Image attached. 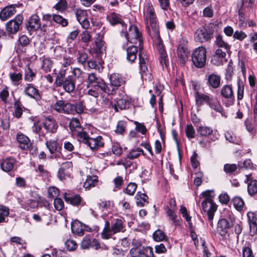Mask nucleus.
<instances>
[{
  "instance_id": "e2e57ef3",
  "label": "nucleus",
  "mask_w": 257,
  "mask_h": 257,
  "mask_svg": "<svg viewBox=\"0 0 257 257\" xmlns=\"http://www.w3.org/2000/svg\"><path fill=\"white\" fill-rule=\"evenodd\" d=\"M65 245L67 249L70 251L74 250L77 248L76 242L72 239L67 240L65 242Z\"/></svg>"
},
{
  "instance_id": "5fc2aeb1",
  "label": "nucleus",
  "mask_w": 257,
  "mask_h": 257,
  "mask_svg": "<svg viewBox=\"0 0 257 257\" xmlns=\"http://www.w3.org/2000/svg\"><path fill=\"white\" fill-rule=\"evenodd\" d=\"M78 138V139L80 141L82 142L84 144H86L88 139L90 138L88 137V136L86 132L82 131H78V133L75 134Z\"/></svg>"
},
{
  "instance_id": "c03bdc74",
  "label": "nucleus",
  "mask_w": 257,
  "mask_h": 257,
  "mask_svg": "<svg viewBox=\"0 0 257 257\" xmlns=\"http://www.w3.org/2000/svg\"><path fill=\"white\" fill-rule=\"evenodd\" d=\"M10 78L13 84L18 85L19 81L22 79V74L20 72H14L10 74Z\"/></svg>"
},
{
  "instance_id": "b1692460",
  "label": "nucleus",
  "mask_w": 257,
  "mask_h": 257,
  "mask_svg": "<svg viewBox=\"0 0 257 257\" xmlns=\"http://www.w3.org/2000/svg\"><path fill=\"white\" fill-rule=\"evenodd\" d=\"M85 227V225L77 220L73 221L71 224V230L72 232L79 236H82L84 234Z\"/></svg>"
},
{
  "instance_id": "338daca9",
  "label": "nucleus",
  "mask_w": 257,
  "mask_h": 257,
  "mask_svg": "<svg viewBox=\"0 0 257 257\" xmlns=\"http://www.w3.org/2000/svg\"><path fill=\"white\" fill-rule=\"evenodd\" d=\"M54 205L55 209L58 211H60L64 208V204L62 199L56 198L54 201Z\"/></svg>"
},
{
  "instance_id": "473e14b6",
  "label": "nucleus",
  "mask_w": 257,
  "mask_h": 257,
  "mask_svg": "<svg viewBox=\"0 0 257 257\" xmlns=\"http://www.w3.org/2000/svg\"><path fill=\"white\" fill-rule=\"evenodd\" d=\"M98 181V177L97 176H88L85 182L84 183L83 186L86 189H89L91 187H93L96 185Z\"/></svg>"
},
{
  "instance_id": "f257e3e1",
  "label": "nucleus",
  "mask_w": 257,
  "mask_h": 257,
  "mask_svg": "<svg viewBox=\"0 0 257 257\" xmlns=\"http://www.w3.org/2000/svg\"><path fill=\"white\" fill-rule=\"evenodd\" d=\"M144 21L147 31L152 39H160L159 24L153 5L147 3L144 11Z\"/></svg>"
},
{
  "instance_id": "7c9ffc66",
  "label": "nucleus",
  "mask_w": 257,
  "mask_h": 257,
  "mask_svg": "<svg viewBox=\"0 0 257 257\" xmlns=\"http://www.w3.org/2000/svg\"><path fill=\"white\" fill-rule=\"evenodd\" d=\"M215 44L219 49L222 48L226 52L230 51V46L223 40L221 35H219L216 37Z\"/></svg>"
},
{
  "instance_id": "39448f33",
  "label": "nucleus",
  "mask_w": 257,
  "mask_h": 257,
  "mask_svg": "<svg viewBox=\"0 0 257 257\" xmlns=\"http://www.w3.org/2000/svg\"><path fill=\"white\" fill-rule=\"evenodd\" d=\"M121 33V35H123L126 40L131 43L138 44L140 50L143 49L142 35L139 32L137 26L133 25H130L128 31L126 27V30H125V28H122Z\"/></svg>"
},
{
  "instance_id": "ea45409f",
  "label": "nucleus",
  "mask_w": 257,
  "mask_h": 257,
  "mask_svg": "<svg viewBox=\"0 0 257 257\" xmlns=\"http://www.w3.org/2000/svg\"><path fill=\"white\" fill-rule=\"evenodd\" d=\"M66 74V71L65 70H60L58 73L57 74L55 84L57 87H60L62 85L64 80Z\"/></svg>"
},
{
  "instance_id": "6e6d98bb",
  "label": "nucleus",
  "mask_w": 257,
  "mask_h": 257,
  "mask_svg": "<svg viewBox=\"0 0 257 257\" xmlns=\"http://www.w3.org/2000/svg\"><path fill=\"white\" fill-rule=\"evenodd\" d=\"M9 97V88L5 86L2 90L0 91V99L2 101L7 103Z\"/></svg>"
},
{
  "instance_id": "0eeeda50",
  "label": "nucleus",
  "mask_w": 257,
  "mask_h": 257,
  "mask_svg": "<svg viewBox=\"0 0 257 257\" xmlns=\"http://www.w3.org/2000/svg\"><path fill=\"white\" fill-rule=\"evenodd\" d=\"M206 50L203 47H199L193 52L192 60L194 65L197 68L203 67L206 61Z\"/></svg>"
},
{
  "instance_id": "72a5a7b5",
  "label": "nucleus",
  "mask_w": 257,
  "mask_h": 257,
  "mask_svg": "<svg viewBox=\"0 0 257 257\" xmlns=\"http://www.w3.org/2000/svg\"><path fill=\"white\" fill-rule=\"evenodd\" d=\"M136 198L137 199V204L139 207H143L146 204L148 203L147 200L148 197L147 195L143 193H141V192H138L136 196Z\"/></svg>"
},
{
  "instance_id": "9d476101",
  "label": "nucleus",
  "mask_w": 257,
  "mask_h": 257,
  "mask_svg": "<svg viewBox=\"0 0 257 257\" xmlns=\"http://www.w3.org/2000/svg\"><path fill=\"white\" fill-rule=\"evenodd\" d=\"M23 19L22 15H18L14 19L9 21L6 24L7 31L11 34H16L20 30Z\"/></svg>"
},
{
  "instance_id": "69168bd1",
  "label": "nucleus",
  "mask_w": 257,
  "mask_h": 257,
  "mask_svg": "<svg viewBox=\"0 0 257 257\" xmlns=\"http://www.w3.org/2000/svg\"><path fill=\"white\" fill-rule=\"evenodd\" d=\"M213 200L208 197L202 202V207L203 211H209L208 207H212Z\"/></svg>"
},
{
  "instance_id": "4c0bfd02",
  "label": "nucleus",
  "mask_w": 257,
  "mask_h": 257,
  "mask_svg": "<svg viewBox=\"0 0 257 257\" xmlns=\"http://www.w3.org/2000/svg\"><path fill=\"white\" fill-rule=\"evenodd\" d=\"M69 127L74 134L78 133V131H82L80 122L77 118H72L71 119L69 123Z\"/></svg>"
},
{
  "instance_id": "a878e982",
  "label": "nucleus",
  "mask_w": 257,
  "mask_h": 257,
  "mask_svg": "<svg viewBox=\"0 0 257 257\" xmlns=\"http://www.w3.org/2000/svg\"><path fill=\"white\" fill-rule=\"evenodd\" d=\"M16 163V160L12 158H7L4 160L1 164L2 169L6 172L12 171Z\"/></svg>"
},
{
  "instance_id": "aec40b11",
  "label": "nucleus",
  "mask_w": 257,
  "mask_h": 257,
  "mask_svg": "<svg viewBox=\"0 0 257 257\" xmlns=\"http://www.w3.org/2000/svg\"><path fill=\"white\" fill-rule=\"evenodd\" d=\"M24 92L26 95L36 100H39L41 98L39 90L32 84H27L24 89Z\"/></svg>"
},
{
  "instance_id": "2eb2a0df",
  "label": "nucleus",
  "mask_w": 257,
  "mask_h": 257,
  "mask_svg": "<svg viewBox=\"0 0 257 257\" xmlns=\"http://www.w3.org/2000/svg\"><path fill=\"white\" fill-rule=\"evenodd\" d=\"M247 222L249 226V234L253 236L257 232V218L255 213L252 212H248L247 213Z\"/></svg>"
},
{
  "instance_id": "f8f14e48",
  "label": "nucleus",
  "mask_w": 257,
  "mask_h": 257,
  "mask_svg": "<svg viewBox=\"0 0 257 257\" xmlns=\"http://www.w3.org/2000/svg\"><path fill=\"white\" fill-rule=\"evenodd\" d=\"M97 37L95 40V44L92 48V51L97 55L103 54L106 49L105 42L103 40V34L99 33L97 34Z\"/></svg>"
},
{
  "instance_id": "c85d7f7f",
  "label": "nucleus",
  "mask_w": 257,
  "mask_h": 257,
  "mask_svg": "<svg viewBox=\"0 0 257 257\" xmlns=\"http://www.w3.org/2000/svg\"><path fill=\"white\" fill-rule=\"evenodd\" d=\"M158 50L160 56V62L162 66L165 65L166 67H167L169 64V61L167 53L163 46L161 44H159Z\"/></svg>"
},
{
  "instance_id": "412c9836",
  "label": "nucleus",
  "mask_w": 257,
  "mask_h": 257,
  "mask_svg": "<svg viewBox=\"0 0 257 257\" xmlns=\"http://www.w3.org/2000/svg\"><path fill=\"white\" fill-rule=\"evenodd\" d=\"M138 46H131L126 49V59L131 62H134L137 59V53L138 52Z\"/></svg>"
},
{
  "instance_id": "ddd939ff",
  "label": "nucleus",
  "mask_w": 257,
  "mask_h": 257,
  "mask_svg": "<svg viewBox=\"0 0 257 257\" xmlns=\"http://www.w3.org/2000/svg\"><path fill=\"white\" fill-rule=\"evenodd\" d=\"M233 224L229 223L226 218H221L219 220L217 224V232L223 238L225 237L228 233V229L232 226Z\"/></svg>"
},
{
  "instance_id": "37998d69",
  "label": "nucleus",
  "mask_w": 257,
  "mask_h": 257,
  "mask_svg": "<svg viewBox=\"0 0 257 257\" xmlns=\"http://www.w3.org/2000/svg\"><path fill=\"white\" fill-rule=\"evenodd\" d=\"M198 134L201 136H207L210 135L213 130L211 127L208 126H200L197 128Z\"/></svg>"
},
{
  "instance_id": "423d86ee",
  "label": "nucleus",
  "mask_w": 257,
  "mask_h": 257,
  "mask_svg": "<svg viewBox=\"0 0 257 257\" xmlns=\"http://www.w3.org/2000/svg\"><path fill=\"white\" fill-rule=\"evenodd\" d=\"M215 26L213 24L198 29L195 33L194 39L197 42L204 43L210 41L213 36Z\"/></svg>"
},
{
  "instance_id": "58836bf2",
  "label": "nucleus",
  "mask_w": 257,
  "mask_h": 257,
  "mask_svg": "<svg viewBox=\"0 0 257 257\" xmlns=\"http://www.w3.org/2000/svg\"><path fill=\"white\" fill-rule=\"evenodd\" d=\"M9 214V208L3 205H0V223L7 221L6 218Z\"/></svg>"
},
{
  "instance_id": "a211bd4d",
  "label": "nucleus",
  "mask_w": 257,
  "mask_h": 257,
  "mask_svg": "<svg viewBox=\"0 0 257 257\" xmlns=\"http://www.w3.org/2000/svg\"><path fill=\"white\" fill-rule=\"evenodd\" d=\"M107 19L111 25H115L119 24L121 25L122 28H125V30H126V25L122 20L121 16L119 14L116 13H112L108 16Z\"/></svg>"
},
{
  "instance_id": "20e7f679",
  "label": "nucleus",
  "mask_w": 257,
  "mask_h": 257,
  "mask_svg": "<svg viewBox=\"0 0 257 257\" xmlns=\"http://www.w3.org/2000/svg\"><path fill=\"white\" fill-rule=\"evenodd\" d=\"M196 103L199 107L205 103L209 104L210 107L217 112H221L222 108L220 103L212 97L197 91L195 94Z\"/></svg>"
},
{
  "instance_id": "c9c22d12",
  "label": "nucleus",
  "mask_w": 257,
  "mask_h": 257,
  "mask_svg": "<svg viewBox=\"0 0 257 257\" xmlns=\"http://www.w3.org/2000/svg\"><path fill=\"white\" fill-rule=\"evenodd\" d=\"M233 205L235 208L238 211H241L243 210L244 206V202L243 199L239 196H235L232 199Z\"/></svg>"
},
{
  "instance_id": "de8ad7c7",
  "label": "nucleus",
  "mask_w": 257,
  "mask_h": 257,
  "mask_svg": "<svg viewBox=\"0 0 257 257\" xmlns=\"http://www.w3.org/2000/svg\"><path fill=\"white\" fill-rule=\"evenodd\" d=\"M216 209H217V206L213 202L212 207H208L209 211H204V212H206L207 213V215L208 216V219L209 220L211 225H212V224H213L212 220L214 217V213L216 211Z\"/></svg>"
},
{
  "instance_id": "f3484780",
  "label": "nucleus",
  "mask_w": 257,
  "mask_h": 257,
  "mask_svg": "<svg viewBox=\"0 0 257 257\" xmlns=\"http://www.w3.org/2000/svg\"><path fill=\"white\" fill-rule=\"evenodd\" d=\"M41 25L40 20L38 16L33 15L29 20L27 28L29 31H35L40 28Z\"/></svg>"
},
{
  "instance_id": "4d7b16f0",
  "label": "nucleus",
  "mask_w": 257,
  "mask_h": 257,
  "mask_svg": "<svg viewBox=\"0 0 257 257\" xmlns=\"http://www.w3.org/2000/svg\"><path fill=\"white\" fill-rule=\"evenodd\" d=\"M143 151L140 148H137L136 150H132L127 155V158L130 159H134L140 156Z\"/></svg>"
},
{
  "instance_id": "393cba45",
  "label": "nucleus",
  "mask_w": 257,
  "mask_h": 257,
  "mask_svg": "<svg viewBox=\"0 0 257 257\" xmlns=\"http://www.w3.org/2000/svg\"><path fill=\"white\" fill-rule=\"evenodd\" d=\"M188 54L187 48L180 44L177 49V56L181 64H184L187 61Z\"/></svg>"
},
{
  "instance_id": "7ed1b4c3",
  "label": "nucleus",
  "mask_w": 257,
  "mask_h": 257,
  "mask_svg": "<svg viewBox=\"0 0 257 257\" xmlns=\"http://www.w3.org/2000/svg\"><path fill=\"white\" fill-rule=\"evenodd\" d=\"M53 109L58 112H70L75 111V112H84L85 106L81 101L71 104L63 100L57 101L53 106Z\"/></svg>"
},
{
  "instance_id": "603ef678",
  "label": "nucleus",
  "mask_w": 257,
  "mask_h": 257,
  "mask_svg": "<svg viewBox=\"0 0 257 257\" xmlns=\"http://www.w3.org/2000/svg\"><path fill=\"white\" fill-rule=\"evenodd\" d=\"M131 257H143V249L141 247H134L130 251Z\"/></svg>"
},
{
  "instance_id": "bb28decb",
  "label": "nucleus",
  "mask_w": 257,
  "mask_h": 257,
  "mask_svg": "<svg viewBox=\"0 0 257 257\" xmlns=\"http://www.w3.org/2000/svg\"><path fill=\"white\" fill-rule=\"evenodd\" d=\"M220 76L213 73L211 74L208 76L207 83L212 88H217L220 85Z\"/></svg>"
},
{
  "instance_id": "49530a36",
  "label": "nucleus",
  "mask_w": 257,
  "mask_h": 257,
  "mask_svg": "<svg viewBox=\"0 0 257 257\" xmlns=\"http://www.w3.org/2000/svg\"><path fill=\"white\" fill-rule=\"evenodd\" d=\"M216 209H217V206L213 202L212 207H208L209 211H204V212H206L207 213V215L208 216V219L209 220L211 225H212V224H213L212 220L214 217V213L216 211Z\"/></svg>"
},
{
  "instance_id": "13d9d810",
  "label": "nucleus",
  "mask_w": 257,
  "mask_h": 257,
  "mask_svg": "<svg viewBox=\"0 0 257 257\" xmlns=\"http://www.w3.org/2000/svg\"><path fill=\"white\" fill-rule=\"evenodd\" d=\"M137 185L135 183H130L125 189L124 192L129 195H133L135 193Z\"/></svg>"
},
{
  "instance_id": "864d4df0",
  "label": "nucleus",
  "mask_w": 257,
  "mask_h": 257,
  "mask_svg": "<svg viewBox=\"0 0 257 257\" xmlns=\"http://www.w3.org/2000/svg\"><path fill=\"white\" fill-rule=\"evenodd\" d=\"M54 22L61 25L62 27H66L68 25V22L67 19L63 18L59 15H54Z\"/></svg>"
},
{
  "instance_id": "a19ab883",
  "label": "nucleus",
  "mask_w": 257,
  "mask_h": 257,
  "mask_svg": "<svg viewBox=\"0 0 257 257\" xmlns=\"http://www.w3.org/2000/svg\"><path fill=\"white\" fill-rule=\"evenodd\" d=\"M56 10L60 12H64L68 8V3L66 0H59L53 7Z\"/></svg>"
},
{
  "instance_id": "3c124183",
  "label": "nucleus",
  "mask_w": 257,
  "mask_h": 257,
  "mask_svg": "<svg viewBox=\"0 0 257 257\" xmlns=\"http://www.w3.org/2000/svg\"><path fill=\"white\" fill-rule=\"evenodd\" d=\"M74 11L76 17L78 22L85 20V18L87 17V12L85 10L80 9H76Z\"/></svg>"
},
{
  "instance_id": "bf43d9fd",
  "label": "nucleus",
  "mask_w": 257,
  "mask_h": 257,
  "mask_svg": "<svg viewBox=\"0 0 257 257\" xmlns=\"http://www.w3.org/2000/svg\"><path fill=\"white\" fill-rule=\"evenodd\" d=\"M180 213L182 214V216L185 218L186 221L188 222L190 226H191L192 223L191 222V217L188 214L186 208L185 206H181L180 210Z\"/></svg>"
},
{
  "instance_id": "4be33fe9",
  "label": "nucleus",
  "mask_w": 257,
  "mask_h": 257,
  "mask_svg": "<svg viewBox=\"0 0 257 257\" xmlns=\"http://www.w3.org/2000/svg\"><path fill=\"white\" fill-rule=\"evenodd\" d=\"M102 140V138L101 136H98L96 138H90L86 144L91 150H97L103 146Z\"/></svg>"
},
{
  "instance_id": "680f3d73",
  "label": "nucleus",
  "mask_w": 257,
  "mask_h": 257,
  "mask_svg": "<svg viewBox=\"0 0 257 257\" xmlns=\"http://www.w3.org/2000/svg\"><path fill=\"white\" fill-rule=\"evenodd\" d=\"M237 99L238 100H241L243 97L244 85L240 80H238L237 81Z\"/></svg>"
},
{
  "instance_id": "5701e85b",
  "label": "nucleus",
  "mask_w": 257,
  "mask_h": 257,
  "mask_svg": "<svg viewBox=\"0 0 257 257\" xmlns=\"http://www.w3.org/2000/svg\"><path fill=\"white\" fill-rule=\"evenodd\" d=\"M165 210L171 223L175 226L179 225L180 224V220L175 213V210L170 209L168 206L165 207Z\"/></svg>"
},
{
  "instance_id": "052dcab7",
  "label": "nucleus",
  "mask_w": 257,
  "mask_h": 257,
  "mask_svg": "<svg viewBox=\"0 0 257 257\" xmlns=\"http://www.w3.org/2000/svg\"><path fill=\"white\" fill-rule=\"evenodd\" d=\"M126 124L125 122L123 121H119L117 122L115 133L118 134H123L125 130Z\"/></svg>"
},
{
  "instance_id": "1a4fd4ad",
  "label": "nucleus",
  "mask_w": 257,
  "mask_h": 257,
  "mask_svg": "<svg viewBox=\"0 0 257 257\" xmlns=\"http://www.w3.org/2000/svg\"><path fill=\"white\" fill-rule=\"evenodd\" d=\"M109 80L111 88L108 87L107 85L106 88V90H109L111 92V93H107L108 94H113L119 87L122 86L125 83L124 78L118 73H113L110 75Z\"/></svg>"
},
{
  "instance_id": "e433bc0d",
  "label": "nucleus",
  "mask_w": 257,
  "mask_h": 257,
  "mask_svg": "<svg viewBox=\"0 0 257 257\" xmlns=\"http://www.w3.org/2000/svg\"><path fill=\"white\" fill-rule=\"evenodd\" d=\"M128 105V102L125 99H120L117 101L116 103L113 104L112 109H113L115 111L122 110L125 109Z\"/></svg>"
},
{
  "instance_id": "2f4dec72",
  "label": "nucleus",
  "mask_w": 257,
  "mask_h": 257,
  "mask_svg": "<svg viewBox=\"0 0 257 257\" xmlns=\"http://www.w3.org/2000/svg\"><path fill=\"white\" fill-rule=\"evenodd\" d=\"M45 128L48 131L53 132L57 128V124L55 121L49 118H46L43 122Z\"/></svg>"
},
{
  "instance_id": "f704fd0d",
  "label": "nucleus",
  "mask_w": 257,
  "mask_h": 257,
  "mask_svg": "<svg viewBox=\"0 0 257 257\" xmlns=\"http://www.w3.org/2000/svg\"><path fill=\"white\" fill-rule=\"evenodd\" d=\"M62 86L65 91L68 93L73 92L75 87L74 81L71 78L66 79Z\"/></svg>"
},
{
  "instance_id": "c756f323",
  "label": "nucleus",
  "mask_w": 257,
  "mask_h": 257,
  "mask_svg": "<svg viewBox=\"0 0 257 257\" xmlns=\"http://www.w3.org/2000/svg\"><path fill=\"white\" fill-rule=\"evenodd\" d=\"M221 95L225 98L233 99L234 96L232 86L229 85L223 86L221 89Z\"/></svg>"
},
{
  "instance_id": "8fccbe9b",
  "label": "nucleus",
  "mask_w": 257,
  "mask_h": 257,
  "mask_svg": "<svg viewBox=\"0 0 257 257\" xmlns=\"http://www.w3.org/2000/svg\"><path fill=\"white\" fill-rule=\"evenodd\" d=\"M46 145L51 154H54L57 151V142L56 141L54 140L47 141Z\"/></svg>"
},
{
  "instance_id": "0e129e2a",
  "label": "nucleus",
  "mask_w": 257,
  "mask_h": 257,
  "mask_svg": "<svg viewBox=\"0 0 257 257\" xmlns=\"http://www.w3.org/2000/svg\"><path fill=\"white\" fill-rule=\"evenodd\" d=\"M88 66L91 69H94L99 71L103 69V67L100 63H97L95 61L93 60L88 61Z\"/></svg>"
},
{
  "instance_id": "f03ea898",
  "label": "nucleus",
  "mask_w": 257,
  "mask_h": 257,
  "mask_svg": "<svg viewBox=\"0 0 257 257\" xmlns=\"http://www.w3.org/2000/svg\"><path fill=\"white\" fill-rule=\"evenodd\" d=\"M125 231L124 220L123 218H114L111 221V224L108 221L105 222L101 235L103 239H108L112 235Z\"/></svg>"
},
{
  "instance_id": "a18cd8bd",
  "label": "nucleus",
  "mask_w": 257,
  "mask_h": 257,
  "mask_svg": "<svg viewBox=\"0 0 257 257\" xmlns=\"http://www.w3.org/2000/svg\"><path fill=\"white\" fill-rule=\"evenodd\" d=\"M154 239L156 241H162L167 238V236L161 230L158 229L155 231L153 234Z\"/></svg>"
},
{
  "instance_id": "9b49d317",
  "label": "nucleus",
  "mask_w": 257,
  "mask_h": 257,
  "mask_svg": "<svg viewBox=\"0 0 257 257\" xmlns=\"http://www.w3.org/2000/svg\"><path fill=\"white\" fill-rule=\"evenodd\" d=\"M243 181L247 184V192L249 195L253 196L257 193V180L251 174L245 175Z\"/></svg>"
},
{
  "instance_id": "79ce46f5",
  "label": "nucleus",
  "mask_w": 257,
  "mask_h": 257,
  "mask_svg": "<svg viewBox=\"0 0 257 257\" xmlns=\"http://www.w3.org/2000/svg\"><path fill=\"white\" fill-rule=\"evenodd\" d=\"M53 61L50 58H44L42 61L41 68L45 72H50L53 66Z\"/></svg>"
},
{
  "instance_id": "6ab92c4d",
  "label": "nucleus",
  "mask_w": 257,
  "mask_h": 257,
  "mask_svg": "<svg viewBox=\"0 0 257 257\" xmlns=\"http://www.w3.org/2000/svg\"><path fill=\"white\" fill-rule=\"evenodd\" d=\"M81 247L83 249L88 248L89 247H93L97 249L100 248V244L98 241L93 239L92 240L89 237H85L81 242Z\"/></svg>"
},
{
  "instance_id": "dca6fc26",
  "label": "nucleus",
  "mask_w": 257,
  "mask_h": 257,
  "mask_svg": "<svg viewBox=\"0 0 257 257\" xmlns=\"http://www.w3.org/2000/svg\"><path fill=\"white\" fill-rule=\"evenodd\" d=\"M17 140L21 149L28 150L31 148L32 144L29 138L24 134H18L17 135Z\"/></svg>"
},
{
  "instance_id": "4468645a",
  "label": "nucleus",
  "mask_w": 257,
  "mask_h": 257,
  "mask_svg": "<svg viewBox=\"0 0 257 257\" xmlns=\"http://www.w3.org/2000/svg\"><path fill=\"white\" fill-rule=\"evenodd\" d=\"M16 12V8L14 5L8 6L1 11L0 19L2 21H6L14 16Z\"/></svg>"
},
{
  "instance_id": "6e6552de",
  "label": "nucleus",
  "mask_w": 257,
  "mask_h": 257,
  "mask_svg": "<svg viewBox=\"0 0 257 257\" xmlns=\"http://www.w3.org/2000/svg\"><path fill=\"white\" fill-rule=\"evenodd\" d=\"M87 87H94L99 88L102 91L105 93H111L109 90H106V83L103 79L97 77L96 74L91 73L88 74L87 81Z\"/></svg>"
},
{
  "instance_id": "774afa93",
  "label": "nucleus",
  "mask_w": 257,
  "mask_h": 257,
  "mask_svg": "<svg viewBox=\"0 0 257 257\" xmlns=\"http://www.w3.org/2000/svg\"><path fill=\"white\" fill-rule=\"evenodd\" d=\"M242 252V257H254L251 248L249 246H243Z\"/></svg>"
},
{
  "instance_id": "09e8293b",
  "label": "nucleus",
  "mask_w": 257,
  "mask_h": 257,
  "mask_svg": "<svg viewBox=\"0 0 257 257\" xmlns=\"http://www.w3.org/2000/svg\"><path fill=\"white\" fill-rule=\"evenodd\" d=\"M35 76L36 73L29 67L25 69L24 76L25 81L30 82L33 81Z\"/></svg>"
},
{
  "instance_id": "cd10ccee",
  "label": "nucleus",
  "mask_w": 257,
  "mask_h": 257,
  "mask_svg": "<svg viewBox=\"0 0 257 257\" xmlns=\"http://www.w3.org/2000/svg\"><path fill=\"white\" fill-rule=\"evenodd\" d=\"M64 199L66 202L69 203L74 206H78L80 204L81 202V198L78 195H68L65 194Z\"/></svg>"
}]
</instances>
